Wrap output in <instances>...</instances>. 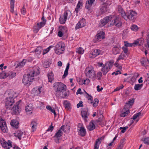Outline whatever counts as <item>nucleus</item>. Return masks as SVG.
<instances>
[{
    "instance_id": "64",
    "label": "nucleus",
    "mask_w": 149,
    "mask_h": 149,
    "mask_svg": "<svg viewBox=\"0 0 149 149\" xmlns=\"http://www.w3.org/2000/svg\"><path fill=\"white\" fill-rule=\"evenodd\" d=\"M82 102L81 101H80L79 103H78L77 104V107L78 108H79L80 107H83V105L82 104Z\"/></svg>"
},
{
    "instance_id": "38",
    "label": "nucleus",
    "mask_w": 149,
    "mask_h": 149,
    "mask_svg": "<svg viewBox=\"0 0 149 149\" xmlns=\"http://www.w3.org/2000/svg\"><path fill=\"white\" fill-rule=\"evenodd\" d=\"M8 77L10 79H12L14 78L16 76V73L14 72H8Z\"/></svg>"
},
{
    "instance_id": "39",
    "label": "nucleus",
    "mask_w": 149,
    "mask_h": 149,
    "mask_svg": "<svg viewBox=\"0 0 149 149\" xmlns=\"http://www.w3.org/2000/svg\"><path fill=\"white\" fill-rule=\"evenodd\" d=\"M144 83L146 84H149V73H147L145 75V81Z\"/></svg>"
},
{
    "instance_id": "33",
    "label": "nucleus",
    "mask_w": 149,
    "mask_h": 149,
    "mask_svg": "<svg viewBox=\"0 0 149 149\" xmlns=\"http://www.w3.org/2000/svg\"><path fill=\"white\" fill-rule=\"evenodd\" d=\"M47 76L49 82H51L54 79V74L52 72L49 73L47 74Z\"/></svg>"
},
{
    "instance_id": "63",
    "label": "nucleus",
    "mask_w": 149,
    "mask_h": 149,
    "mask_svg": "<svg viewBox=\"0 0 149 149\" xmlns=\"http://www.w3.org/2000/svg\"><path fill=\"white\" fill-rule=\"evenodd\" d=\"M52 123L51 125L49 126V127L48 128L47 131H52L54 128L52 126Z\"/></svg>"
},
{
    "instance_id": "24",
    "label": "nucleus",
    "mask_w": 149,
    "mask_h": 149,
    "mask_svg": "<svg viewBox=\"0 0 149 149\" xmlns=\"http://www.w3.org/2000/svg\"><path fill=\"white\" fill-rule=\"evenodd\" d=\"M117 10L118 12L120 13L121 16L123 18L126 13L122 7L121 6H118L117 7Z\"/></svg>"
},
{
    "instance_id": "36",
    "label": "nucleus",
    "mask_w": 149,
    "mask_h": 149,
    "mask_svg": "<svg viewBox=\"0 0 149 149\" xmlns=\"http://www.w3.org/2000/svg\"><path fill=\"white\" fill-rule=\"evenodd\" d=\"M82 6V1H79L76 8L75 9V11L77 13L79 10L80 9V7Z\"/></svg>"
},
{
    "instance_id": "32",
    "label": "nucleus",
    "mask_w": 149,
    "mask_h": 149,
    "mask_svg": "<svg viewBox=\"0 0 149 149\" xmlns=\"http://www.w3.org/2000/svg\"><path fill=\"white\" fill-rule=\"evenodd\" d=\"M102 139V138H101L98 139L96 140L94 146V149H98L99 145H98V144H99L101 143V142L100 140H101Z\"/></svg>"
},
{
    "instance_id": "26",
    "label": "nucleus",
    "mask_w": 149,
    "mask_h": 149,
    "mask_svg": "<svg viewBox=\"0 0 149 149\" xmlns=\"http://www.w3.org/2000/svg\"><path fill=\"white\" fill-rule=\"evenodd\" d=\"M1 143L2 147L5 149H9V147L7 146V142L3 139H1L0 140Z\"/></svg>"
},
{
    "instance_id": "61",
    "label": "nucleus",
    "mask_w": 149,
    "mask_h": 149,
    "mask_svg": "<svg viewBox=\"0 0 149 149\" xmlns=\"http://www.w3.org/2000/svg\"><path fill=\"white\" fill-rule=\"evenodd\" d=\"M82 27V26H81V24L79 22H78V23L76 24L75 28L77 30Z\"/></svg>"
},
{
    "instance_id": "15",
    "label": "nucleus",
    "mask_w": 149,
    "mask_h": 149,
    "mask_svg": "<svg viewBox=\"0 0 149 149\" xmlns=\"http://www.w3.org/2000/svg\"><path fill=\"white\" fill-rule=\"evenodd\" d=\"M104 34L105 33L103 31H100L99 32L96 36L97 41L99 42L103 39L104 38Z\"/></svg>"
},
{
    "instance_id": "7",
    "label": "nucleus",
    "mask_w": 149,
    "mask_h": 149,
    "mask_svg": "<svg viewBox=\"0 0 149 149\" xmlns=\"http://www.w3.org/2000/svg\"><path fill=\"white\" fill-rule=\"evenodd\" d=\"M134 101V99L130 100L127 102H126V104L125 106L124 110H126L125 109H127L125 111L122 113L120 115L121 117H125L129 113V111L128 109L133 104Z\"/></svg>"
},
{
    "instance_id": "52",
    "label": "nucleus",
    "mask_w": 149,
    "mask_h": 149,
    "mask_svg": "<svg viewBox=\"0 0 149 149\" xmlns=\"http://www.w3.org/2000/svg\"><path fill=\"white\" fill-rule=\"evenodd\" d=\"M131 29L134 31H136L138 29V26L135 25H133L131 27Z\"/></svg>"
},
{
    "instance_id": "14",
    "label": "nucleus",
    "mask_w": 149,
    "mask_h": 149,
    "mask_svg": "<svg viewBox=\"0 0 149 149\" xmlns=\"http://www.w3.org/2000/svg\"><path fill=\"white\" fill-rule=\"evenodd\" d=\"M14 136L17 137L19 140H20L22 137H24L25 133L20 130H17L14 133Z\"/></svg>"
},
{
    "instance_id": "34",
    "label": "nucleus",
    "mask_w": 149,
    "mask_h": 149,
    "mask_svg": "<svg viewBox=\"0 0 149 149\" xmlns=\"http://www.w3.org/2000/svg\"><path fill=\"white\" fill-rule=\"evenodd\" d=\"M70 64L69 63H68L67 65L66 68L64 72V73L63 75V78H65L68 75V70L69 69Z\"/></svg>"
},
{
    "instance_id": "59",
    "label": "nucleus",
    "mask_w": 149,
    "mask_h": 149,
    "mask_svg": "<svg viewBox=\"0 0 149 149\" xmlns=\"http://www.w3.org/2000/svg\"><path fill=\"white\" fill-rule=\"evenodd\" d=\"M83 82H84L83 83H84V84L87 85L90 82V80L89 79H86V80H84Z\"/></svg>"
},
{
    "instance_id": "50",
    "label": "nucleus",
    "mask_w": 149,
    "mask_h": 149,
    "mask_svg": "<svg viewBox=\"0 0 149 149\" xmlns=\"http://www.w3.org/2000/svg\"><path fill=\"white\" fill-rule=\"evenodd\" d=\"M142 65L144 66L147 65L146 59H142L141 61Z\"/></svg>"
},
{
    "instance_id": "20",
    "label": "nucleus",
    "mask_w": 149,
    "mask_h": 149,
    "mask_svg": "<svg viewBox=\"0 0 149 149\" xmlns=\"http://www.w3.org/2000/svg\"><path fill=\"white\" fill-rule=\"evenodd\" d=\"M38 125V123L36 121L33 120L31 121L30 125L33 132H34L36 131Z\"/></svg>"
},
{
    "instance_id": "31",
    "label": "nucleus",
    "mask_w": 149,
    "mask_h": 149,
    "mask_svg": "<svg viewBox=\"0 0 149 149\" xmlns=\"http://www.w3.org/2000/svg\"><path fill=\"white\" fill-rule=\"evenodd\" d=\"M113 52L114 54H117L120 52V49L119 47H114L112 49Z\"/></svg>"
},
{
    "instance_id": "18",
    "label": "nucleus",
    "mask_w": 149,
    "mask_h": 149,
    "mask_svg": "<svg viewBox=\"0 0 149 149\" xmlns=\"http://www.w3.org/2000/svg\"><path fill=\"white\" fill-rule=\"evenodd\" d=\"M81 115L82 117L84 119L85 122H87L86 119L88 118L89 113L86 110H84L81 111Z\"/></svg>"
},
{
    "instance_id": "40",
    "label": "nucleus",
    "mask_w": 149,
    "mask_h": 149,
    "mask_svg": "<svg viewBox=\"0 0 149 149\" xmlns=\"http://www.w3.org/2000/svg\"><path fill=\"white\" fill-rule=\"evenodd\" d=\"M143 84H136L135 85L134 89L136 91H138L140 90L143 86Z\"/></svg>"
},
{
    "instance_id": "11",
    "label": "nucleus",
    "mask_w": 149,
    "mask_h": 149,
    "mask_svg": "<svg viewBox=\"0 0 149 149\" xmlns=\"http://www.w3.org/2000/svg\"><path fill=\"white\" fill-rule=\"evenodd\" d=\"M57 97L59 98H66L69 95V92L68 91H61L58 93V95L56 93L55 95Z\"/></svg>"
},
{
    "instance_id": "1",
    "label": "nucleus",
    "mask_w": 149,
    "mask_h": 149,
    "mask_svg": "<svg viewBox=\"0 0 149 149\" xmlns=\"http://www.w3.org/2000/svg\"><path fill=\"white\" fill-rule=\"evenodd\" d=\"M39 73L38 68H36L29 73L24 75L22 80V83L26 86L30 85L34 79V77L38 75Z\"/></svg>"
},
{
    "instance_id": "8",
    "label": "nucleus",
    "mask_w": 149,
    "mask_h": 149,
    "mask_svg": "<svg viewBox=\"0 0 149 149\" xmlns=\"http://www.w3.org/2000/svg\"><path fill=\"white\" fill-rule=\"evenodd\" d=\"M113 63L112 61H110L105 64L101 70L104 75H105L110 70L113 66Z\"/></svg>"
},
{
    "instance_id": "51",
    "label": "nucleus",
    "mask_w": 149,
    "mask_h": 149,
    "mask_svg": "<svg viewBox=\"0 0 149 149\" xmlns=\"http://www.w3.org/2000/svg\"><path fill=\"white\" fill-rule=\"evenodd\" d=\"M125 57V54L122 53L119 56L117 61H118V60H120L123 59Z\"/></svg>"
},
{
    "instance_id": "48",
    "label": "nucleus",
    "mask_w": 149,
    "mask_h": 149,
    "mask_svg": "<svg viewBox=\"0 0 149 149\" xmlns=\"http://www.w3.org/2000/svg\"><path fill=\"white\" fill-rule=\"evenodd\" d=\"M81 24V26L82 27H84L85 25V20L83 18L79 22Z\"/></svg>"
},
{
    "instance_id": "19",
    "label": "nucleus",
    "mask_w": 149,
    "mask_h": 149,
    "mask_svg": "<svg viewBox=\"0 0 149 149\" xmlns=\"http://www.w3.org/2000/svg\"><path fill=\"white\" fill-rule=\"evenodd\" d=\"M42 88V87L41 86L36 87L33 88L32 92L35 95H38L41 93Z\"/></svg>"
},
{
    "instance_id": "46",
    "label": "nucleus",
    "mask_w": 149,
    "mask_h": 149,
    "mask_svg": "<svg viewBox=\"0 0 149 149\" xmlns=\"http://www.w3.org/2000/svg\"><path fill=\"white\" fill-rule=\"evenodd\" d=\"M40 29V28H39V27L37 25H35L33 26V31L34 33H37Z\"/></svg>"
},
{
    "instance_id": "17",
    "label": "nucleus",
    "mask_w": 149,
    "mask_h": 149,
    "mask_svg": "<svg viewBox=\"0 0 149 149\" xmlns=\"http://www.w3.org/2000/svg\"><path fill=\"white\" fill-rule=\"evenodd\" d=\"M33 109V105L31 104H28L25 107V110L28 113L31 114Z\"/></svg>"
},
{
    "instance_id": "35",
    "label": "nucleus",
    "mask_w": 149,
    "mask_h": 149,
    "mask_svg": "<svg viewBox=\"0 0 149 149\" xmlns=\"http://www.w3.org/2000/svg\"><path fill=\"white\" fill-rule=\"evenodd\" d=\"M8 77V72H2L0 74V78L1 79H4Z\"/></svg>"
},
{
    "instance_id": "9",
    "label": "nucleus",
    "mask_w": 149,
    "mask_h": 149,
    "mask_svg": "<svg viewBox=\"0 0 149 149\" xmlns=\"http://www.w3.org/2000/svg\"><path fill=\"white\" fill-rule=\"evenodd\" d=\"M21 102V100H19L16 103L15 105L13 107H12L11 110L15 114H18L21 111L20 108L19 107V104Z\"/></svg>"
},
{
    "instance_id": "23",
    "label": "nucleus",
    "mask_w": 149,
    "mask_h": 149,
    "mask_svg": "<svg viewBox=\"0 0 149 149\" xmlns=\"http://www.w3.org/2000/svg\"><path fill=\"white\" fill-rule=\"evenodd\" d=\"M42 21L41 22L38 23L37 24L40 29L44 26L46 22V19L44 18L43 16L42 17Z\"/></svg>"
},
{
    "instance_id": "6",
    "label": "nucleus",
    "mask_w": 149,
    "mask_h": 149,
    "mask_svg": "<svg viewBox=\"0 0 149 149\" xmlns=\"http://www.w3.org/2000/svg\"><path fill=\"white\" fill-rule=\"evenodd\" d=\"M65 50V44L62 42H59L57 43L54 49L55 53L58 55L63 54Z\"/></svg>"
},
{
    "instance_id": "10",
    "label": "nucleus",
    "mask_w": 149,
    "mask_h": 149,
    "mask_svg": "<svg viewBox=\"0 0 149 149\" xmlns=\"http://www.w3.org/2000/svg\"><path fill=\"white\" fill-rule=\"evenodd\" d=\"M111 19L112 20L111 22L110 25H115L117 27H119L121 26V22L120 21V18L118 17H113Z\"/></svg>"
},
{
    "instance_id": "47",
    "label": "nucleus",
    "mask_w": 149,
    "mask_h": 149,
    "mask_svg": "<svg viewBox=\"0 0 149 149\" xmlns=\"http://www.w3.org/2000/svg\"><path fill=\"white\" fill-rule=\"evenodd\" d=\"M26 62V59H24L22 61L19 63L17 64V65L18 66H23L25 64Z\"/></svg>"
},
{
    "instance_id": "44",
    "label": "nucleus",
    "mask_w": 149,
    "mask_h": 149,
    "mask_svg": "<svg viewBox=\"0 0 149 149\" xmlns=\"http://www.w3.org/2000/svg\"><path fill=\"white\" fill-rule=\"evenodd\" d=\"M63 105L66 109H68L70 107V104L67 101H65L64 102Z\"/></svg>"
},
{
    "instance_id": "28",
    "label": "nucleus",
    "mask_w": 149,
    "mask_h": 149,
    "mask_svg": "<svg viewBox=\"0 0 149 149\" xmlns=\"http://www.w3.org/2000/svg\"><path fill=\"white\" fill-rule=\"evenodd\" d=\"M72 13L69 10L65 11L64 13L63 17L66 19H68L71 16Z\"/></svg>"
},
{
    "instance_id": "21",
    "label": "nucleus",
    "mask_w": 149,
    "mask_h": 149,
    "mask_svg": "<svg viewBox=\"0 0 149 149\" xmlns=\"http://www.w3.org/2000/svg\"><path fill=\"white\" fill-rule=\"evenodd\" d=\"M42 50V48L41 46H39L36 48L35 52V56L37 57V58H39V56L40 55L41 53V52Z\"/></svg>"
},
{
    "instance_id": "4",
    "label": "nucleus",
    "mask_w": 149,
    "mask_h": 149,
    "mask_svg": "<svg viewBox=\"0 0 149 149\" xmlns=\"http://www.w3.org/2000/svg\"><path fill=\"white\" fill-rule=\"evenodd\" d=\"M85 73L87 77L93 78L96 77L95 73L94 68L92 66L87 67L85 70Z\"/></svg>"
},
{
    "instance_id": "22",
    "label": "nucleus",
    "mask_w": 149,
    "mask_h": 149,
    "mask_svg": "<svg viewBox=\"0 0 149 149\" xmlns=\"http://www.w3.org/2000/svg\"><path fill=\"white\" fill-rule=\"evenodd\" d=\"M144 43L143 39L141 38L135 40L134 42V45L141 46L143 45Z\"/></svg>"
},
{
    "instance_id": "5",
    "label": "nucleus",
    "mask_w": 149,
    "mask_h": 149,
    "mask_svg": "<svg viewBox=\"0 0 149 149\" xmlns=\"http://www.w3.org/2000/svg\"><path fill=\"white\" fill-rule=\"evenodd\" d=\"M53 86L56 91L55 95L56 93L58 95L59 92L65 90L66 88L65 85L59 82L55 83L54 84Z\"/></svg>"
},
{
    "instance_id": "43",
    "label": "nucleus",
    "mask_w": 149,
    "mask_h": 149,
    "mask_svg": "<svg viewBox=\"0 0 149 149\" xmlns=\"http://www.w3.org/2000/svg\"><path fill=\"white\" fill-rule=\"evenodd\" d=\"M63 132L60 130H59L55 134V136L56 138H59L62 135Z\"/></svg>"
},
{
    "instance_id": "12",
    "label": "nucleus",
    "mask_w": 149,
    "mask_h": 149,
    "mask_svg": "<svg viewBox=\"0 0 149 149\" xmlns=\"http://www.w3.org/2000/svg\"><path fill=\"white\" fill-rule=\"evenodd\" d=\"M101 52V51L99 49H93L89 54V57L91 58H94L97 56L100 55Z\"/></svg>"
},
{
    "instance_id": "25",
    "label": "nucleus",
    "mask_w": 149,
    "mask_h": 149,
    "mask_svg": "<svg viewBox=\"0 0 149 149\" xmlns=\"http://www.w3.org/2000/svg\"><path fill=\"white\" fill-rule=\"evenodd\" d=\"M95 1V0H87L86 2V8L87 9H89Z\"/></svg>"
},
{
    "instance_id": "41",
    "label": "nucleus",
    "mask_w": 149,
    "mask_h": 149,
    "mask_svg": "<svg viewBox=\"0 0 149 149\" xmlns=\"http://www.w3.org/2000/svg\"><path fill=\"white\" fill-rule=\"evenodd\" d=\"M66 19L63 16H61L60 17L59 19V21L60 23L61 24H64L66 20Z\"/></svg>"
},
{
    "instance_id": "53",
    "label": "nucleus",
    "mask_w": 149,
    "mask_h": 149,
    "mask_svg": "<svg viewBox=\"0 0 149 149\" xmlns=\"http://www.w3.org/2000/svg\"><path fill=\"white\" fill-rule=\"evenodd\" d=\"M102 77V73L100 72H98L96 75V77H97L98 80H100Z\"/></svg>"
},
{
    "instance_id": "60",
    "label": "nucleus",
    "mask_w": 149,
    "mask_h": 149,
    "mask_svg": "<svg viewBox=\"0 0 149 149\" xmlns=\"http://www.w3.org/2000/svg\"><path fill=\"white\" fill-rule=\"evenodd\" d=\"M107 10L106 7L104 6L100 8V10L102 13H104Z\"/></svg>"
},
{
    "instance_id": "56",
    "label": "nucleus",
    "mask_w": 149,
    "mask_h": 149,
    "mask_svg": "<svg viewBox=\"0 0 149 149\" xmlns=\"http://www.w3.org/2000/svg\"><path fill=\"white\" fill-rule=\"evenodd\" d=\"M122 49L123 50L124 53H125L126 55H127V56H128V54L127 53L128 52V49L126 47H122Z\"/></svg>"
},
{
    "instance_id": "2",
    "label": "nucleus",
    "mask_w": 149,
    "mask_h": 149,
    "mask_svg": "<svg viewBox=\"0 0 149 149\" xmlns=\"http://www.w3.org/2000/svg\"><path fill=\"white\" fill-rule=\"evenodd\" d=\"M5 94L8 95L6 100L5 107L7 109H11L13 104L15 103V101L13 97H15L14 95L16 94L13 91L9 90L6 91Z\"/></svg>"
},
{
    "instance_id": "55",
    "label": "nucleus",
    "mask_w": 149,
    "mask_h": 149,
    "mask_svg": "<svg viewBox=\"0 0 149 149\" xmlns=\"http://www.w3.org/2000/svg\"><path fill=\"white\" fill-rule=\"evenodd\" d=\"M128 128L127 127H120L119 129L120 130H122L121 131V132L122 133H124L125 132L126 130Z\"/></svg>"
},
{
    "instance_id": "30",
    "label": "nucleus",
    "mask_w": 149,
    "mask_h": 149,
    "mask_svg": "<svg viewBox=\"0 0 149 149\" xmlns=\"http://www.w3.org/2000/svg\"><path fill=\"white\" fill-rule=\"evenodd\" d=\"M88 129L90 131L93 130L95 128V125L93 123V122L92 121L89 123L87 127Z\"/></svg>"
},
{
    "instance_id": "42",
    "label": "nucleus",
    "mask_w": 149,
    "mask_h": 149,
    "mask_svg": "<svg viewBox=\"0 0 149 149\" xmlns=\"http://www.w3.org/2000/svg\"><path fill=\"white\" fill-rule=\"evenodd\" d=\"M76 52L79 54H82L84 52V50L83 48L79 47L76 49Z\"/></svg>"
},
{
    "instance_id": "62",
    "label": "nucleus",
    "mask_w": 149,
    "mask_h": 149,
    "mask_svg": "<svg viewBox=\"0 0 149 149\" xmlns=\"http://www.w3.org/2000/svg\"><path fill=\"white\" fill-rule=\"evenodd\" d=\"M10 7H12V8L14 7L15 0H10Z\"/></svg>"
},
{
    "instance_id": "58",
    "label": "nucleus",
    "mask_w": 149,
    "mask_h": 149,
    "mask_svg": "<svg viewBox=\"0 0 149 149\" xmlns=\"http://www.w3.org/2000/svg\"><path fill=\"white\" fill-rule=\"evenodd\" d=\"M143 141L145 143L149 145V138H145Z\"/></svg>"
},
{
    "instance_id": "49",
    "label": "nucleus",
    "mask_w": 149,
    "mask_h": 149,
    "mask_svg": "<svg viewBox=\"0 0 149 149\" xmlns=\"http://www.w3.org/2000/svg\"><path fill=\"white\" fill-rule=\"evenodd\" d=\"M53 47V46H49L47 48L43 50L42 54L43 55H44L45 54L47 53L50 50V49L51 48Z\"/></svg>"
},
{
    "instance_id": "16",
    "label": "nucleus",
    "mask_w": 149,
    "mask_h": 149,
    "mask_svg": "<svg viewBox=\"0 0 149 149\" xmlns=\"http://www.w3.org/2000/svg\"><path fill=\"white\" fill-rule=\"evenodd\" d=\"M1 122L0 123V127L3 132H6L7 131V129L6 122L5 120Z\"/></svg>"
},
{
    "instance_id": "37",
    "label": "nucleus",
    "mask_w": 149,
    "mask_h": 149,
    "mask_svg": "<svg viewBox=\"0 0 149 149\" xmlns=\"http://www.w3.org/2000/svg\"><path fill=\"white\" fill-rule=\"evenodd\" d=\"M141 115V112H139L136 114H134L133 117V120H132L130 122V125L132 124L134 122L133 120H134L136 118L139 117V116Z\"/></svg>"
},
{
    "instance_id": "13",
    "label": "nucleus",
    "mask_w": 149,
    "mask_h": 149,
    "mask_svg": "<svg viewBox=\"0 0 149 149\" xmlns=\"http://www.w3.org/2000/svg\"><path fill=\"white\" fill-rule=\"evenodd\" d=\"M112 18V17L111 16H109L105 17L104 18L102 19L101 20L99 24V26L101 27L104 26Z\"/></svg>"
},
{
    "instance_id": "3",
    "label": "nucleus",
    "mask_w": 149,
    "mask_h": 149,
    "mask_svg": "<svg viewBox=\"0 0 149 149\" xmlns=\"http://www.w3.org/2000/svg\"><path fill=\"white\" fill-rule=\"evenodd\" d=\"M137 15V13L135 11L130 10L125 13L123 18L126 20L129 19L133 22H134Z\"/></svg>"
},
{
    "instance_id": "27",
    "label": "nucleus",
    "mask_w": 149,
    "mask_h": 149,
    "mask_svg": "<svg viewBox=\"0 0 149 149\" xmlns=\"http://www.w3.org/2000/svg\"><path fill=\"white\" fill-rule=\"evenodd\" d=\"M10 125L14 128H17L18 127L19 122L17 120H11Z\"/></svg>"
},
{
    "instance_id": "57",
    "label": "nucleus",
    "mask_w": 149,
    "mask_h": 149,
    "mask_svg": "<svg viewBox=\"0 0 149 149\" xmlns=\"http://www.w3.org/2000/svg\"><path fill=\"white\" fill-rule=\"evenodd\" d=\"M124 87L123 85H122L121 86L117 87L116 89L114 90V91H118L121 89H122Z\"/></svg>"
},
{
    "instance_id": "45",
    "label": "nucleus",
    "mask_w": 149,
    "mask_h": 149,
    "mask_svg": "<svg viewBox=\"0 0 149 149\" xmlns=\"http://www.w3.org/2000/svg\"><path fill=\"white\" fill-rule=\"evenodd\" d=\"M124 45L126 47H130L135 46L134 42L133 43H128L127 42H124Z\"/></svg>"
},
{
    "instance_id": "54",
    "label": "nucleus",
    "mask_w": 149,
    "mask_h": 149,
    "mask_svg": "<svg viewBox=\"0 0 149 149\" xmlns=\"http://www.w3.org/2000/svg\"><path fill=\"white\" fill-rule=\"evenodd\" d=\"M21 14L23 15H24L25 14L26 12V9L24 6H23L21 9Z\"/></svg>"
},
{
    "instance_id": "29",
    "label": "nucleus",
    "mask_w": 149,
    "mask_h": 149,
    "mask_svg": "<svg viewBox=\"0 0 149 149\" xmlns=\"http://www.w3.org/2000/svg\"><path fill=\"white\" fill-rule=\"evenodd\" d=\"M86 131L85 129L83 127H81L79 131V134L81 136H85L86 134Z\"/></svg>"
}]
</instances>
